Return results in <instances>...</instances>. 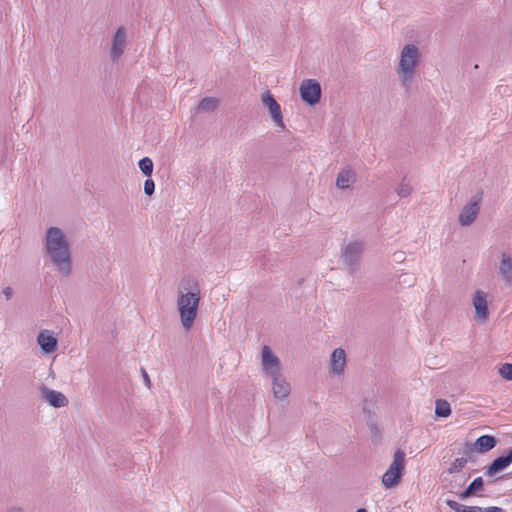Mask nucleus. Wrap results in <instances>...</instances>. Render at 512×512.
I'll list each match as a JSON object with an SVG mask.
<instances>
[{
  "instance_id": "18",
  "label": "nucleus",
  "mask_w": 512,
  "mask_h": 512,
  "mask_svg": "<svg viewBox=\"0 0 512 512\" xmlns=\"http://www.w3.org/2000/svg\"><path fill=\"white\" fill-rule=\"evenodd\" d=\"M499 274L506 285H512V257L507 253L502 254Z\"/></svg>"
},
{
  "instance_id": "23",
  "label": "nucleus",
  "mask_w": 512,
  "mask_h": 512,
  "mask_svg": "<svg viewBox=\"0 0 512 512\" xmlns=\"http://www.w3.org/2000/svg\"><path fill=\"white\" fill-rule=\"evenodd\" d=\"M435 414L438 417H448L451 414L450 404L446 400L436 401Z\"/></svg>"
},
{
  "instance_id": "3",
  "label": "nucleus",
  "mask_w": 512,
  "mask_h": 512,
  "mask_svg": "<svg viewBox=\"0 0 512 512\" xmlns=\"http://www.w3.org/2000/svg\"><path fill=\"white\" fill-rule=\"evenodd\" d=\"M420 62L421 52L417 45L406 44L402 47L399 54L396 73L401 86L406 93H409L413 87L417 67Z\"/></svg>"
},
{
  "instance_id": "29",
  "label": "nucleus",
  "mask_w": 512,
  "mask_h": 512,
  "mask_svg": "<svg viewBox=\"0 0 512 512\" xmlns=\"http://www.w3.org/2000/svg\"><path fill=\"white\" fill-rule=\"evenodd\" d=\"M13 295H14V290L10 286L3 287L0 292V297L4 298L6 301L11 300Z\"/></svg>"
},
{
  "instance_id": "8",
  "label": "nucleus",
  "mask_w": 512,
  "mask_h": 512,
  "mask_svg": "<svg viewBox=\"0 0 512 512\" xmlns=\"http://www.w3.org/2000/svg\"><path fill=\"white\" fill-rule=\"evenodd\" d=\"M301 99L310 106L316 105L321 98V85L316 79H305L299 88Z\"/></svg>"
},
{
  "instance_id": "27",
  "label": "nucleus",
  "mask_w": 512,
  "mask_h": 512,
  "mask_svg": "<svg viewBox=\"0 0 512 512\" xmlns=\"http://www.w3.org/2000/svg\"><path fill=\"white\" fill-rule=\"evenodd\" d=\"M411 192V186L406 183H400L396 188V193L401 198L408 197L411 194Z\"/></svg>"
},
{
  "instance_id": "15",
  "label": "nucleus",
  "mask_w": 512,
  "mask_h": 512,
  "mask_svg": "<svg viewBox=\"0 0 512 512\" xmlns=\"http://www.w3.org/2000/svg\"><path fill=\"white\" fill-rule=\"evenodd\" d=\"M356 180V171L351 167H345L337 174L336 187L341 190L352 189Z\"/></svg>"
},
{
  "instance_id": "5",
  "label": "nucleus",
  "mask_w": 512,
  "mask_h": 512,
  "mask_svg": "<svg viewBox=\"0 0 512 512\" xmlns=\"http://www.w3.org/2000/svg\"><path fill=\"white\" fill-rule=\"evenodd\" d=\"M261 367L263 374L269 378L282 374L281 360L267 345L262 348Z\"/></svg>"
},
{
  "instance_id": "28",
  "label": "nucleus",
  "mask_w": 512,
  "mask_h": 512,
  "mask_svg": "<svg viewBox=\"0 0 512 512\" xmlns=\"http://www.w3.org/2000/svg\"><path fill=\"white\" fill-rule=\"evenodd\" d=\"M155 190V183L151 178H148L144 182V192L146 195L151 196Z\"/></svg>"
},
{
  "instance_id": "26",
  "label": "nucleus",
  "mask_w": 512,
  "mask_h": 512,
  "mask_svg": "<svg viewBox=\"0 0 512 512\" xmlns=\"http://www.w3.org/2000/svg\"><path fill=\"white\" fill-rule=\"evenodd\" d=\"M499 375L508 381H512V364L504 363L498 368Z\"/></svg>"
},
{
  "instance_id": "21",
  "label": "nucleus",
  "mask_w": 512,
  "mask_h": 512,
  "mask_svg": "<svg viewBox=\"0 0 512 512\" xmlns=\"http://www.w3.org/2000/svg\"><path fill=\"white\" fill-rule=\"evenodd\" d=\"M446 504L455 512H482V507L466 506L454 500H447Z\"/></svg>"
},
{
  "instance_id": "14",
  "label": "nucleus",
  "mask_w": 512,
  "mask_h": 512,
  "mask_svg": "<svg viewBox=\"0 0 512 512\" xmlns=\"http://www.w3.org/2000/svg\"><path fill=\"white\" fill-rule=\"evenodd\" d=\"M37 343L44 354H51L57 349L58 340L51 330H41L37 336Z\"/></svg>"
},
{
  "instance_id": "32",
  "label": "nucleus",
  "mask_w": 512,
  "mask_h": 512,
  "mask_svg": "<svg viewBox=\"0 0 512 512\" xmlns=\"http://www.w3.org/2000/svg\"><path fill=\"white\" fill-rule=\"evenodd\" d=\"M356 512H368V511L364 508H359Z\"/></svg>"
},
{
  "instance_id": "9",
  "label": "nucleus",
  "mask_w": 512,
  "mask_h": 512,
  "mask_svg": "<svg viewBox=\"0 0 512 512\" xmlns=\"http://www.w3.org/2000/svg\"><path fill=\"white\" fill-rule=\"evenodd\" d=\"M472 305L475 310V321L485 323L489 317L488 294L481 289L476 290L472 297Z\"/></svg>"
},
{
  "instance_id": "24",
  "label": "nucleus",
  "mask_w": 512,
  "mask_h": 512,
  "mask_svg": "<svg viewBox=\"0 0 512 512\" xmlns=\"http://www.w3.org/2000/svg\"><path fill=\"white\" fill-rule=\"evenodd\" d=\"M139 169L141 172L147 176L150 177L153 172V161L149 157H144L140 159L139 163Z\"/></svg>"
},
{
  "instance_id": "1",
  "label": "nucleus",
  "mask_w": 512,
  "mask_h": 512,
  "mask_svg": "<svg viewBox=\"0 0 512 512\" xmlns=\"http://www.w3.org/2000/svg\"><path fill=\"white\" fill-rule=\"evenodd\" d=\"M200 301L199 279L192 274L184 275L177 285L176 307L185 331H189L193 327L198 316Z\"/></svg>"
},
{
  "instance_id": "6",
  "label": "nucleus",
  "mask_w": 512,
  "mask_h": 512,
  "mask_svg": "<svg viewBox=\"0 0 512 512\" xmlns=\"http://www.w3.org/2000/svg\"><path fill=\"white\" fill-rule=\"evenodd\" d=\"M363 250L364 243L362 241L356 240L350 242L343 246L341 251V260L353 271L360 262Z\"/></svg>"
},
{
  "instance_id": "19",
  "label": "nucleus",
  "mask_w": 512,
  "mask_h": 512,
  "mask_svg": "<svg viewBox=\"0 0 512 512\" xmlns=\"http://www.w3.org/2000/svg\"><path fill=\"white\" fill-rule=\"evenodd\" d=\"M496 446V439L491 435H482L476 442L475 447L479 452H488Z\"/></svg>"
},
{
  "instance_id": "25",
  "label": "nucleus",
  "mask_w": 512,
  "mask_h": 512,
  "mask_svg": "<svg viewBox=\"0 0 512 512\" xmlns=\"http://www.w3.org/2000/svg\"><path fill=\"white\" fill-rule=\"evenodd\" d=\"M466 464H467L466 458H464V457L456 458L451 463L450 467L448 468V473H450V474L458 473L465 467Z\"/></svg>"
},
{
  "instance_id": "12",
  "label": "nucleus",
  "mask_w": 512,
  "mask_h": 512,
  "mask_svg": "<svg viewBox=\"0 0 512 512\" xmlns=\"http://www.w3.org/2000/svg\"><path fill=\"white\" fill-rule=\"evenodd\" d=\"M346 352L343 348H336L333 350L329 362V373L336 377H342L346 367Z\"/></svg>"
},
{
  "instance_id": "16",
  "label": "nucleus",
  "mask_w": 512,
  "mask_h": 512,
  "mask_svg": "<svg viewBox=\"0 0 512 512\" xmlns=\"http://www.w3.org/2000/svg\"><path fill=\"white\" fill-rule=\"evenodd\" d=\"M41 395L47 403L55 408L65 407L69 403L67 397L63 393L48 387H43L41 389Z\"/></svg>"
},
{
  "instance_id": "17",
  "label": "nucleus",
  "mask_w": 512,
  "mask_h": 512,
  "mask_svg": "<svg viewBox=\"0 0 512 512\" xmlns=\"http://www.w3.org/2000/svg\"><path fill=\"white\" fill-rule=\"evenodd\" d=\"M512 463V448L506 456L496 458L486 469L485 475L492 477L496 473L502 471Z\"/></svg>"
},
{
  "instance_id": "11",
  "label": "nucleus",
  "mask_w": 512,
  "mask_h": 512,
  "mask_svg": "<svg viewBox=\"0 0 512 512\" xmlns=\"http://www.w3.org/2000/svg\"><path fill=\"white\" fill-rule=\"evenodd\" d=\"M127 42V29L124 26L119 27L112 40L110 48V59L117 62L125 52Z\"/></svg>"
},
{
  "instance_id": "20",
  "label": "nucleus",
  "mask_w": 512,
  "mask_h": 512,
  "mask_svg": "<svg viewBox=\"0 0 512 512\" xmlns=\"http://www.w3.org/2000/svg\"><path fill=\"white\" fill-rule=\"evenodd\" d=\"M483 479L482 477L475 478L470 485L460 494L461 499H466L472 495H474L477 491L481 490L483 487Z\"/></svg>"
},
{
  "instance_id": "7",
  "label": "nucleus",
  "mask_w": 512,
  "mask_h": 512,
  "mask_svg": "<svg viewBox=\"0 0 512 512\" xmlns=\"http://www.w3.org/2000/svg\"><path fill=\"white\" fill-rule=\"evenodd\" d=\"M482 194L474 195L460 211L458 221L463 227L471 225L477 218L480 211Z\"/></svg>"
},
{
  "instance_id": "22",
  "label": "nucleus",
  "mask_w": 512,
  "mask_h": 512,
  "mask_svg": "<svg viewBox=\"0 0 512 512\" xmlns=\"http://www.w3.org/2000/svg\"><path fill=\"white\" fill-rule=\"evenodd\" d=\"M218 106V100L214 97H205L198 106L200 112H212Z\"/></svg>"
},
{
  "instance_id": "13",
  "label": "nucleus",
  "mask_w": 512,
  "mask_h": 512,
  "mask_svg": "<svg viewBox=\"0 0 512 512\" xmlns=\"http://www.w3.org/2000/svg\"><path fill=\"white\" fill-rule=\"evenodd\" d=\"M272 381V393L273 396L282 401L288 398L291 393V385L284 377L283 374H279L270 378Z\"/></svg>"
},
{
  "instance_id": "4",
  "label": "nucleus",
  "mask_w": 512,
  "mask_h": 512,
  "mask_svg": "<svg viewBox=\"0 0 512 512\" xmlns=\"http://www.w3.org/2000/svg\"><path fill=\"white\" fill-rule=\"evenodd\" d=\"M405 458L406 453L402 449H397L394 452L393 460L382 476L384 487L392 488L399 483L405 469Z\"/></svg>"
},
{
  "instance_id": "2",
  "label": "nucleus",
  "mask_w": 512,
  "mask_h": 512,
  "mask_svg": "<svg viewBox=\"0 0 512 512\" xmlns=\"http://www.w3.org/2000/svg\"><path fill=\"white\" fill-rule=\"evenodd\" d=\"M44 251L57 273L68 278L72 274V255L65 233L58 227H50L44 237Z\"/></svg>"
},
{
  "instance_id": "10",
  "label": "nucleus",
  "mask_w": 512,
  "mask_h": 512,
  "mask_svg": "<svg viewBox=\"0 0 512 512\" xmlns=\"http://www.w3.org/2000/svg\"><path fill=\"white\" fill-rule=\"evenodd\" d=\"M261 102L269 110L275 125L280 129L285 130L286 126L283 120L281 107L269 90L261 94Z\"/></svg>"
},
{
  "instance_id": "31",
  "label": "nucleus",
  "mask_w": 512,
  "mask_h": 512,
  "mask_svg": "<svg viewBox=\"0 0 512 512\" xmlns=\"http://www.w3.org/2000/svg\"><path fill=\"white\" fill-rule=\"evenodd\" d=\"M142 375H143L145 384L149 387L150 386V378L144 369H142Z\"/></svg>"
},
{
  "instance_id": "33",
  "label": "nucleus",
  "mask_w": 512,
  "mask_h": 512,
  "mask_svg": "<svg viewBox=\"0 0 512 512\" xmlns=\"http://www.w3.org/2000/svg\"><path fill=\"white\" fill-rule=\"evenodd\" d=\"M9 512H21L19 509H12Z\"/></svg>"
},
{
  "instance_id": "30",
  "label": "nucleus",
  "mask_w": 512,
  "mask_h": 512,
  "mask_svg": "<svg viewBox=\"0 0 512 512\" xmlns=\"http://www.w3.org/2000/svg\"><path fill=\"white\" fill-rule=\"evenodd\" d=\"M482 512H505V510L500 507L490 506V507L482 508Z\"/></svg>"
}]
</instances>
